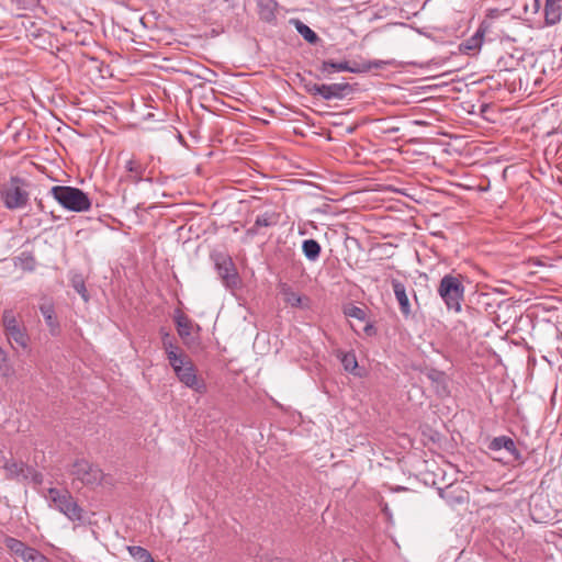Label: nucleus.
I'll list each match as a JSON object with an SVG mask.
<instances>
[{
    "label": "nucleus",
    "instance_id": "58836bf2",
    "mask_svg": "<svg viewBox=\"0 0 562 562\" xmlns=\"http://www.w3.org/2000/svg\"><path fill=\"white\" fill-rule=\"evenodd\" d=\"M544 0H530L529 3H526V11H531L532 13L539 12Z\"/></svg>",
    "mask_w": 562,
    "mask_h": 562
},
{
    "label": "nucleus",
    "instance_id": "72a5a7b5",
    "mask_svg": "<svg viewBox=\"0 0 562 562\" xmlns=\"http://www.w3.org/2000/svg\"><path fill=\"white\" fill-rule=\"evenodd\" d=\"M2 323L5 331L20 327L16 317L11 310H5L2 315Z\"/></svg>",
    "mask_w": 562,
    "mask_h": 562
},
{
    "label": "nucleus",
    "instance_id": "473e14b6",
    "mask_svg": "<svg viewBox=\"0 0 562 562\" xmlns=\"http://www.w3.org/2000/svg\"><path fill=\"white\" fill-rule=\"evenodd\" d=\"M71 285L83 301L87 302L89 300L88 291L81 276H75L71 280Z\"/></svg>",
    "mask_w": 562,
    "mask_h": 562
},
{
    "label": "nucleus",
    "instance_id": "f257e3e1",
    "mask_svg": "<svg viewBox=\"0 0 562 562\" xmlns=\"http://www.w3.org/2000/svg\"><path fill=\"white\" fill-rule=\"evenodd\" d=\"M26 180L12 176L0 186V201L9 211L21 210L29 205L30 193Z\"/></svg>",
    "mask_w": 562,
    "mask_h": 562
},
{
    "label": "nucleus",
    "instance_id": "de8ad7c7",
    "mask_svg": "<svg viewBox=\"0 0 562 562\" xmlns=\"http://www.w3.org/2000/svg\"><path fill=\"white\" fill-rule=\"evenodd\" d=\"M0 358H1L2 360H4V359H5V353L3 352V350H2L1 348H0Z\"/></svg>",
    "mask_w": 562,
    "mask_h": 562
},
{
    "label": "nucleus",
    "instance_id": "6ab92c4d",
    "mask_svg": "<svg viewBox=\"0 0 562 562\" xmlns=\"http://www.w3.org/2000/svg\"><path fill=\"white\" fill-rule=\"evenodd\" d=\"M350 91L351 87L348 83L323 85V99H342Z\"/></svg>",
    "mask_w": 562,
    "mask_h": 562
},
{
    "label": "nucleus",
    "instance_id": "8fccbe9b",
    "mask_svg": "<svg viewBox=\"0 0 562 562\" xmlns=\"http://www.w3.org/2000/svg\"><path fill=\"white\" fill-rule=\"evenodd\" d=\"M412 293H413V296H414L415 301H417L416 292H415L414 289H412Z\"/></svg>",
    "mask_w": 562,
    "mask_h": 562
},
{
    "label": "nucleus",
    "instance_id": "a211bd4d",
    "mask_svg": "<svg viewBox=\"0 0 562 562\" xmlns=\"http://www.w3.org/2000/svg\"><path fill=\"white\" fill-rule=\"evenodd\" d=\"M216 268L218 276L222 278L226 286L232 288L237 284V273L231 260L217 262Z\"/></svg>",
    "mask_w": 562,
    "mask_h": 562
},
{
    "label": "nucleus",
    "instance_id": "4c0bfd02",
    "mask_svg": "<svg viewBox=\"0 0 562 562\" xmlns=\"http://www.w3.org/2000/svg\"><path fill=\"white\" fill-rule=\"evenodd\" d=\"M504 72L505 71L494 69V92L504 89Z\"/></svg>",
    "mask_w": 562,
    "mask_h": 562
},
{
    "label": "nucleus",
    "instance_id": "5fc2aeb1",
    "mask_svg": "<svg viewBox=\"0 0 562 562\" xmlns=\"http://www.w3.org/2000/svg\"><path fill=\"white\" fill-rule=\"evenodd\" d=\"M497 282H501V283H506L504 280H496Z\"/></svg>",
    "mask_w": 562,
    "mask_h": 562
},
{
    "label": "nucleus",
    "instance_id": "49530a36",
    "mask_svg": "<svg viewBox=\"0 0 562 562\" xmlns=\"http://www.w3.org/2000/svg\"><path fill=\"white\" fill-rule=\"evenodd\" d=\"M495 456H496V457H503V458H505V457H506V453H505V451H502V452H495Z\"/></svg>",
    "mask_w": 562,
    "mask_h": 562
},
{
    "label": "nucleus",
    "instance_id": "c756f323",
    "mask_svg": "<svg viewBox=\"0 0 562 562\" xmlns=\"http://www.w3.org/2000/svg\"><path fill=\"white\" fill-rule=\"evenodd\" d=\"M131 555L138 562H154L148 550L139 546L128 547Z\"/></svg>",
    "mask_w": 562,
    "mask_h": 562
},
{
    "label": "nucleus",
    "instance_id": "864d4df0",
    "mask_svg": "<svg viewBox=\"0 0 562 562\" xmlns=\"http://www.w3.org/2000/svg\"><path fill=\"white\" fill-rule=\"evenodd\" d=\"M496 11H498V8H494L493 9V12L496 13ZM496 18V14H494V19Z\"/></svg>",
    "mask_w": 562,
    "mask_h": 562
},
{
    "label": "nucleus",
    "instance_id": "4be33fe9",
    "mask_svg": "<svg viewBox=\"0 0 562 562\" xmlns=\"http://www.w3.org/2000/svg\"><path fill=\"white\" fill-rule=\"evenodd\" d=\"M3 543L5 548L15 557L23 559L31 548L27 547L24 542L13 537L7 536L3 539Z\"/></svg>",
    "mask_w": 562,
    "mask_h": 562
},
{
    "label": "nucleus",
    "instance_id": "5701e85b",
    "mask_svg": "<svg viewBox=\"0 0 562 562\" xmlns=\"http://www.w3.org/2000/svg\"><path fill=\"white\" fill-rule=\"evenodd\" d=\"M14 266L22 269L23 271H33L36 267L35 257L30 251H22L14 258Z\"/></svg>",
    "mask_w": 562,
    "mask_h": 562
},
{
    "label": "nucleus",
    "instance_id": "c85d7f7f",
    "mask_svg": "<svg viewBox=\"0 0 562 562\" xmlns=\"http://www.w3.org/2000/svg\"><path fill=\"white\" fill-rule=\"evenodd\" d=\"M493 369H494V375H501L502 376L503 385L510 390L513 387V381L508 380V379H505L506 367L503 364L502 360L499 359V357L495 352H494V366H493Z\"/></svg>",
    "mask_w": 562,
    "mask_h": 562
},
{
    "label": "nucleus",
    "instance_id": "b1692460",
    "mask_svg": "<svg viewBox=\"0 0 562 562\" xmlns=\"http://www.w3.org/2000/svg\"><path fill=\"white\" fill-rule=\"evenodd\" d=\"M8 339L11 344H15L18 347L26 348L29 344V336L23 327H16L5 331Z\"/></svg>",
    "mask_w": 562,
    "mask_h": 562
},
{
    "label": "nucleus",
    "instance_id": "412c9836",
    "mask_svg": "<svg viewBox=\"0 0 562 562\" xmlns=\"http://www.w3.org/2000/svg\"><path fill=\"white\" fill-rule=\"evenodd\" d=\"M161 341L169 362L173 360L177 361L179 356L184 355L178 353V346L175 344L173 337L168 331L161 330Z\"/></svg>",
    "mask_w": 562,
    "mask_h": 562
},
{
    "label": "nucleus",
    "instance_id": "dca6fc26",
    "mask_svg": "<svg viewBox=\"0 0 562 562\" xmlns=\"http://www.w3.org/2000/svg\"><path fill=\"white\" fill-rule=\"evenodd\" d=\"M126 176L125 180L131 183H138L143 180L146 167L139 160L131 158L124 165Z\"/></svg>",
    "mask_w": 562,
    "mask_h": 562
},
{
    "label": "nucleus",
    "instance_id": "20e7f679",
    "mask_svg": "<svg viewBox=\"0 0 562 562\" xmlns=\"http://www.w3.org/2000/svg\"><path fill=\"white\" fill-rule=\"evenodd\" d=\"M169 363L172 367L179 381L187 387H190L198 393H204L206 391L204 380L196 375L194 364L186 355L179 356L177 361L173 360Z\"/></svg>",
    "mask_w": 562,
    "mask_h": 562
},
{
    "label": "nucleus",
    "instance_id": "79ce46f5",
    "mask_svg": "<svg viewBox=\"0 0 562 562\" xmlns=\"http://www.w3.org/2000/svg\"><path fill=\"white\" fill-rule=\"evenodd\" d=\"M307 91L312 94V95H319L323 98V85H313L311 87L307 88Z\"/></svg>",
    "mask_w": 562,
    "mask_h": 562
},
{
    "label": "nucleus",
    "instance_id": "1a4fd4ad",
    "mask_svg": "<svg viewBox=\"0 0 562 562\" xmlns=\"http://www.w3.org/2000/svg\"><path fill=\"white\" fill-rule=\"evenodd\" d=\"M517 319L516 307L509 302H501L494 311V325L499 329L501 340L514 328Z\"/></svg>",
    "mask_w": 562,
    "mask_h": 562
},
{
    "label": "nucleus",
    "instance_id": "39448f33",
    "mask_svg": "<svg viewBox=\"0 0 562 562\" xmlns=\"http://www.w3.org/2000/svg\"><path fill=\"white\" fill-rule=\"evenodd\" d=\"M521 56V53L515 49L514 53L501 55L496 60L495 69L505 71L504 90L508 93L515 92L518 86L520 87V78L517 74V68L520 64Z\"/></svg>",
    "mask_w": 562,
    "mask_h": 562
},
{
    "label": "nucleus",
    "instance_id": "a19ab883",
    "mask_svg": "<svg viewBox=\"0 0 562 562\" xmlns=\"http://www.w3.org/2000/svg\"><path fill=\"white\" fill-rule=\"evenodd\" d=\"M11 1L16 3V5L22 9L32 7L37 2V0H11Z\"/></svg>",
    "mask_w": 562,
    "mask_h": 562
},
{
    "label": "nucleus",
    "instance_id": "cd10ccee",
    "mask_svg": "<svg viewBox=\"0 0 562 562\" xmlns=\"http://www.w3.org/2000/svg\"><path fill=\"white\" fill-rule=\"evenodd\" d=\"M277 2L270 0L259 4L260 19L266 22H273L276 20Z\"/></svg>",
    "mask_w": 562,
    "mask_h": 562
},
{
    "label": "nucleus",
    "instance_id": "2eb2a0df",
    "mask_svg": "<svg viewBox=\"0 0 562 562\" xmlns=\"http://www.w3.org/2000/svg\"><path fill=\"white\" fill-rule=\"evenodd\" d=\"M543 16L547 25H554L562 16V0H544Z\"/></svg>",
    "mask_w": 562,
    "mask_h": 562
},
{
    "label": "nucleus",
    "instance_id": "c03bdc74",
    "mask_svg": "<svg viewBox=\"0 0 562 562\" xmlns=\"http://www.w3.org/2000/svg\"><path fill=\"white\" fill-rule=\"evenodd\" d=\"M513 266H514L513 260L506 261L504 265L501 266V268L503 269L502 273H506L507 268L513 267Z\"/></svg>",
    "mask_w": 562,
    "mask_h": 562
},
{
    "label": "nucleus",
    "instance_id": "f8f14e48",
    "mask_svg": "<svg viewBox=\"0 0 562 562\" xmlns=\"http://www.w3.org/2000/svg\"><path fill=\"white\" fill-rule=\"evenodd\" d=\"M280 293L282 294L283 301L291 307L308 310L311 307L310 297L300 294L294 291L292 286L286 283L280 285Z\"/></svg>",
    "mask_w": 562,
    "mask_h": 562
},
{
    "label": "nucleus",
    "instance_id": "37998d69",
    "mask_svg": "<svg viewBox=\"0 0 562 562\" xmlns=\"http://www.w3.org/2000/svg\"><path fill=\"white\" fill-rule=\"evenodd\" d=\"M482 494V491H476L474 494L473 502L480 505L482 508L484 507L483 504H481V498L479 497Z\"/></svg>",
    "mask_w": 562,
    "mask_h": 562
},
{
    "label": "nucleus",
    "instance_id": "393cba45",
    "mask_svg": "<svg viewBox=\"0 0 562 562\" xmlns=\"http://www.w3.org/2000/svg\"><path fill=\"white\" fill-rule=\"evenodd\" d=\"M321 250V245L315 239H305L302 244V251L310 261H316L319 258Z\"/></svg>",
    "mask_w": 562,
    "mask_h": 562
},
{
    "label": "nucleus",
    "instance_id": "6e6552de",
    "mask_svg": "<svg viewBox=\"0 0 562 562\" xmlns=\"http://www.w3.org/2000/svg\"><path fill=\"white\" fill-rule=\"evenodd\" d=\"M521 460V453L515 441L507 436L494 437V462L513 465Z\"/></svg>",
    "mask_w": 562,
    "mask_h": 562
},
{
    "label": "nucleus",
    "instance_id": "3c124183",
    "mask_svg": "<svg viewBox=\"0 0 562 562\" xmlns=\"http://www.w3.org/2000/svg\"><path fill=\"white\" fill-rule=\"evenodd\" d=\"M487 108H488V105H487V104H484V105L482 106V112H485Z\"/></svg>",
    "mask_w": 562,
    "mask_h": 562
},
{
    "label": "nucleus",
    "instance_id": "7c9ffc66",
    "mask_svg": "<svg viewBox=\"0 0 562 562\" xmlns=\"http://www.w3.org/2000/svg\"><path fill=\"white\" fill-rule=\"evenodd\" d=\"M341 364L347 372L355 373L358 361L353 352H344L340 358Z\"/></svg>",
    "mask_w": 562,
    "mask_h": 562
},
{
    "label": "nucleus",
    "instance_id": "2f4dec72",
    "mask_svg": "<svg viewBox=\"0 0 562 562\" xmlns=\"http://www.w3.org/2000/svg\"><path fill=\"white\" fill-rule=\"evenodd\" d=\"M482 44V38H481V33H480V30L475 33L474 36H472L470 40L463 42L460 44V49L462 52H470V50H475L476 48H479Z\"/></svg>",
    "mask_w": 562,
    "mask_h": 562
},
{
    "label": "nucleus",
    "instance_id": "4468645a",
    "mask_svg": "<svg viewBox=\"0 0 562 562\" xmlns=\"http://www.w3.org/2000/svg\"><path fill=\"white\" fill-rule=\"evenodd\" d=\"M317 70L324 77H328L335 72H356V69L349 65L347 60L333 61V60H323L318 66Z\"/></svg>",
    "mask_w": 562,
    "mask_h": 562
},
{
    "label": "nucleus",
    "instance_id": "f3484780",
    "mask_svg": "<svg viewBox=\"0 0 562 562\" xmlns=\"http://www.w3.org/2000/svg\"><path fill=\"white\" fill-rule=\"evenodd\" d=\"M173 321L177 326V331L179 336L187 341L188 338L191 336L192 330L195 326V324L190 319L186 314H183L180 310H177L175 312ZM196 328H199V325H196Z\"/></svg>",
    "mask_w": 562,
    "mask_h": 562
},
{
    "label": "nucleus",
    "instance_id": "ddd939ff",
    "mask_svg": "<svg viewBox=\"0 0 562 562\" xmlns=\"http://www.w3.org/2000/svg\"><path fill=\"white\" fill-rule=\"evenodd\" d=\"M439 495L449 506L464 504L468 501V493L459 486L449 485L443 490H439Z\"/></svg>",
    "mask_w": 562,
    "mask_h": 562
},
{
    "label": "nucleus",
    "instance_id": "aec40b11",
    "mask_svg": "<svg viewBox=\"0 0 562 562\" xmlns=\"http://www.w3.org/2000/svg\"><path fill=\"white\" fill-rule=\"evenodd\" d=\"M290 24H292L297 33L310 44H317L319 41L318 35L305 23H303L300 19H291Z\"/></svg>",
    "mask_w": 562,
    "mask_h": 562
},
{
    "label": "nucleus",
    "instance_id": "9d476101",
    "mask_svg": "<svg viewBox=\"0 0 562 562\" xmlns=\"http://www.w3.org/2000/svg\"><path fill=\"white\" fill-rule=\"evenodd\" d=\"M40 312L43 315L46 326L52 336H57L60 333V324L55 313V305L52 299L43 296L38 305Z\"/></svg>",
    "mask_w": 562,
    "mask_h": 562
},
{
    "label": "nucleus",
    "instance_id": "f704fd0d",
    "mask_svg": "<svg viewBox=\"0 0 562 562\" xmlns=\"http://www.w3.org/2000/svg\"><path fill=\"white\" fill-rule=\"evenodd\" d=\"M23 562H49V560L34 548L26 551V554L22 559Z\"/></svg>",
    "mask_w": 562,
    "mask_h": 562
},
{
    "label": "nucleus",
    "instance_id": "f03ea898",
    "mask_svg": "<svg viewBox=\"0 0 562 562\" xmlns=\"http://www.w3.org/2000/svg\"><path fill=\"white\" fill-rule=\"evenodd\" d=\"M50 195L70 212L82 213L91 209V200L81 189L69 186H54Z\"/></svg>",
    "mask_w": 562,
    "mask_h": 562
},
{
    "label": "nucleus",
    "instance_id": "e433bc0d",
    "mask_svg": "<svg viewBox=\"0 0 562 562\" xmlns=\"http://www.w3.org/2000/svg\"><path fill=\"white\" fill-rule=\"evenodd\" d=\"M346 315H348L349 317L359 319V321H363L366 318V312L361 307H358V306L349 307L346 311Z\"/></svg>",
    "mask_w": 562,
    "mask_h": 562
},
{
    "label": "nucleus",
    "instance_id": "a878e982",
    "mask_svg": "<svg viewBox=\"0 0 562 562\" xmlns=\"http://www.w3.org/2000/svg\"><path fill=\"white\" fill-rule=\"evenodd\" d=\"M4 470L7 471L8 476L10 477H26V465L23 462H16V461H7L4 463Z\"/></svg>",
    "mask_w": 562,
    "mask_h": 562
},
{
    "label": "nucleus",
    "instance_id": "9b49d317",
    "mask_svg": "<svg viewBox=\"0 0 562 562\" xmlns=\"http://www.w3.org/2000/svg\"><path fill=\"white\" fill-rule=\"evenodd\" d=\"M391 285L395 295V299L398 303L401 314L404 318H409L413 316L412 304L408 297L407 289L405 284L398 279H392Z\"/></svg>",
    "mask_w": 562,
    "mask_h": 562
},
{
    "label": "nucleus",
    "instance_id": "a18cd8bd",
    "mask_svg": "<svg viewBox=\"0 0 562 562\" xmlns=\"http://www.w3.org/2000/svg\"><path fill=\"white\" fill-rule=\"evenodd\" d=\"M493 291L494 292H499V293H506V291L504 289H501V288H497V286H494Z\"/></svg>",
    "mask_w": 562,
    "mask_h": 562
},
{
    "label": "nucleus",
    "instance_id": "09e8293b",
    "mask_svg": "<svg viewBox=\"0 0 562 562\" xmlns=\"http://www.w3.org/2000/svg\"><path fill=\"white\" fill-rule=\"evenodd\" d=\"M507 38H508V40H510V41H513V42H515V41H516L515 35H509V34H508V35H507Z\"/></svg>",
    "mask_w": 562,
    "mask_h": 562
},
{
    "label": "nucleus",
    "instance_id": "7ed1b4c3",
    "mask_svg": "<svg viewBox=\"0 0 562 562\" xmlns=\"http://www.w3.org/2000/svg\"><path fill=\"white\" fill-rule=\"evenodd\" d=\"M46 498L52 503L54 508L63 513L68 519L72 521L83 520V509L69 492L49 488Z\"/></svg>",
    "mask_w": 562,
    "mask_h": 562
},
{
    "label": "nucleus",
    "instance_id": "0eeeda50",
    "mask_svg": "<svg viewBox=\"0 0 562 562\" xmlns=\"http://www.w3.org/2000/svg\"><path fill=\"white\" fill-rule=\"evenodd\" d=\"M70 475L86 486H97L103 480L102 470L85 459L77 460L72 464Z\"/></svg>",
    "mask_w": 562,
    "mask_h": 562
},
{
    "label": "nucleus",
    "instance_id": "423d86ee",
    "mask_svg": "<svg viewBox=\"0 0 562 562\" xmlns=\"http://www.w3.org/2000/svg\"><path fill=\"white\" fill-rule=\"evenodd\" d=\"M438 293L449 310L461 311L464 286L457 276L446 274L439 283Z\"/></svg>",
    "mask_w": 562,
    "mask_h": 562
},
{
    "label": "nucleus",
    "instance_id": "603ef678",
    "mask_svg": "<svg viewBox=\"0 0 562 562\" xmlns=\"http://www.w3.org/2000/svg\"><path fill=\"white\" fill-rule=\"evenodd\" d=\"M512 247H513V248H515V249H517V248H518V246H517V245H514V246H513V243H510V245L508 246V248H512Z\"/></svg>",
    "mask_w": 562,
    "mask_h": 562
},
{
    "label": "nucleus",
    "instance_id": "ea45409f",
    "mask_svg": "<svg viewBox=\"0 0 562 562\" xmlns=\"http://www.w3.org/2000/svg\"><path fill=\"white\" fill-rule=\"evenodd\" d=\"M499 211H506L504 214L498 213L496 210H494V218H502L503 216H509L510 211H508V206L506 204V201H502V204L498 206Z\"/></svg>",
    "mask_w": 562,
    "mask_h": 562
},
{
    "label": "nucleus",
    "instance_id": "c9c22d12",
    "mask_svg": "<svg viewBox=\"0 0 562 562\" xmlns=\"http://www.w3.org/2000/svg\"><path fill=\"white\" fill-rule=\"evenodd\" d=\"M430 378L437 383V392L440 395L448 394V389L445 383V374L442 372H434Z\"/></svg>",
    "mask_w": 562,
    "mask_h": 562
},
{
    "label": "nucleus",
    "instance_id": "bb28decb",
    "mask_svg": "<svg viewBox=\"0 0 562 562\" xmlns=\"http://www.w3.org/2000/svg\"><path fill=\"white\" fill-rule=\"evenodd\" d=\"M279 222V214L276 212L267 211L257 215L255 227H270L277 225Z\"/></svg>",
    "mask_w": 562,
    "mask_h": 562
}]
</instances>
